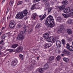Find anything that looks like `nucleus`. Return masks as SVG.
Masks as SVG:
<instances>
[{"mask_svg": "<svg viewBox=\"0 0 73 73\" xmlns=\"http://www.w3.org/2000/svg\"><path fill=\"white\" fill-rule=\"evenodd\" d=\"M45 24L47 27L52 28L55 26L54 24V19L52 16L49 15L45 21Z\"/></svg>", "mask_w": 73, "mask_h": 73, "instance_id": "f257e3e1", "label": "nucleus"}, {"mask_svg": "<svg viewBox=\"0 0 73 73\" xmlns=\"http://www.w3.org/2000/svg\"><path fill=\"white\" fill-rule=\"evenodd\" d=\"M28 13V11L27 9L24 10L23 12H19L16 15L15 18L17 19H23L24 16L27 15Z\"/></svg>", "mask_w": 73, "mask_h": 73, "instance_id": "f03ea898", "label": "nucleus"}, {"mask_svg": "<svg viewBox=\"0 0 73 73\" xmlns=\"http://www.w3.org/2000/svg\"><path fill=\"white\" fill-rule=\"evenodd\" d=\"M23 28L25 29V31H21L18 34V37H17V39L19 40H23V39L24 38V33H25L27 32V28L25 27H23Z\"/></svg>", "mask_w": 73, "mask_h": 73, "instance_id": "7ed1b4c3", "label": "nucleus"}, {"mask_svg": "<svg viewBox=\"0 0 73 73\" xmlns=\"http://www.w3.org/2000/svg\"><path fill=\"white\" fill-rule=\"evenodd\" d=\"M68 1L66 0L63 1H62V4L63 5H62V6L58 7L57 9L58 11V12H59V11H61L64 10L65 8L64 5H66L68 4Z\"/></svg>", "mask_w": 73, "mask_h": 73, "instance_id": "20e7f679", "label": "nucleus"}, {"mask_svg": "<svg viewBox=\"0 0 73 73\" xmlns=\"http://www.w3.org/2000/svg\"><path fill=\"white\" fill-rule=\"evenodd\" d=\"M15 25H16L15 22L13 21H11L10 22L9 27L11 28H15Z\"/></svg>", "mask_w": 73, "mask_h": 73, "instance_id": "39448f33", "label": "nucleus"}, {"mask_svg": "<svg viewBox=\"0 0 73 73\" xmlns=\"http://www.w3.org/2000/svg\"><path fill=\"white\" fill-rule=\"evenodd\" d=\"M56 41V39L54 38H53V36H50L48 37L47 39V41L48 42H55Z\"/></svg>", "mask_w": 73, "mask_h": 73, "instance_id": "423d86ee", "label": "nucleus"}, {"mask_svg": "<svg viewBox=\"0 0 73 73\" xmlns=\"http://www.w3.org/2000/svg\"><path fill=\"white\" fill-rule=\"evenodd\" d=\"M23 47L21 46H19L18 47L16 50H15L16 51V53H19L23 50Z\"/></svg>", "mask_w": 73, "mask_h": 73, "instance_id": "0eeeda50", "label": "nucleus"}, {"mask_svg": "<svg viewBox=\"0 0 73 73\" xmlns=\"http://www.w3.org/2000/svg\"><path fill=\"white\" fill-rule=\"evenodd\" d=\"M18 63V60L17 59H14L12 62V64L13 66H15L17 65Z\"/></svg>", "mask_w": 73, "mask_h": 73, "instance_id": "6e6552de", "label": "nucleus"}, {"mask_svg": "<svg viewBox=\"0 0 73 73\" xmlns=\"http://www.w3.org/2000/svg\"><path fill=\"white\" fill-rule=\"evenodd\" d=\"M56 45L58 48L61 47V42L59 40H57L56 42Z\"/></svg>", "mask_w": 73, "mask_h": 73, "instance_id": "1a4fd4ad", "label": "nucleus"}, {"mask_svg": "<svg viewBox=\"0 0 73 73\" xmlns=\"http://www.w3.org/2000/svg\"><path fill=\"white\" fill-rule=\"evenodd\" d=\"M52 46V44L50 43H46L44 46V48L46 49V48H49V47H50Z\"/></svg>", "mask_w": 73, "mask_h": 73, "instance_id": "9d476101", "label": "nucleus"}, {"mask_svg": "<svg viewBox=\"0 0 73 73\" xmlns=\"http://www.w3.org/2000/svg\"><path fill=\"white\" fill-rule=\"evenodd\" d=\"M70 8L69 7L66 8L64 11V12L66 13L70 12Z\"/></svg>", "mask_w": 73, "mask_h": 73, "instance_id": "9b49d317", "label": "nucleus"}, {"mask_svg": "<svg viewBox=\"0 0 73 73\" xmlns=\"http://www.w3.org/2000/svg\"><path fill=\"white\" fill-rule=\"evenodd\" d=\"M63 53H64V54H66V55H70V53L69 51H68L66 49H64L63 52Z\"/></svg>", "mask_w": 73, "mask_h": 73, "instance_id": "f8f14e48", "label": "nucleus"}, {"mask_svg": "<svg viewBox=\"0 0 73 73\" xmlns=\"http://www.w3.org/2000/svg\"><path fill=\"white\" fill-rule=\"evenodd\" d=\"M49 68V64L48 63L44 64L43 66V69L45 70Z\"/></svg>", "mask_w": 73, "mask_h": 73, "instance_id": "ddd939ff", "label": "nucleus"}, {"mask_svg": "<svg viewBox=\"0 0 73 73\" xmlns=\"http://www.w3.org/2000/svg\"><path fill=\"white\" fill-rule=\"evenodd\" d=\"M43 37L45 39H47H47L49 38V34L47 33L44 34L43 35Z\"/></svg>", "mask_w": 73, "mask_h": 73, "instance_id": "4468645a", "label": "nucleus"}, {"mask_svg": "<svg viewBox=\"0 0 73 73\" xmlns=\"http://www.w3.org/2000/svg\"><path fill=\"white\" fill-rule=\"evenodd\" d=\"M37 7L36 4H34L32 6L31 8V10H32V11H33V10L34 9H36L37 7Z\"/></svg>", "mask_w": 73, "mask_h": 73, "instance_id": "2eb2a0df", "label": "nucleus"}, {"mask_svg": "<svg viewBox=\"0 0 73 73\" xmlns=\"http://www.w3.org/2000/svg\"><path fill=\"white\" fill-rule=\"evenodd\" d=\"M41 24L40 23H37V25L35 27V29H38L40 27H41Z\"/></svg>", "mask_w": 73, "mask_h": 73, "instance_id": "dca6fc26", "label": "nucleus"}, {"mask_svg": "<svg viewBox=\"0 0 73 73\" xmlns=\"http://www.w3.org/2000/svg\"><path fill=\"white\" fill-rule=\"evenodd\" d=\"M36 17H37V14H36V13H33L32 15V18L33 20H36Z\"/></svg>", "mask_w": 73, "mask_h": 73, "instance_id": "f3484780", "label": "nucleus"}, {"mask_svg": "<svg viewBox=\"0 0 73 73\" xmlns=\"http://www.w3.org/2000/svg\"><path fill=\"white\" fill-rule=\"evenodd\" d=\"M46 12H45L44 13V14L42 16V18L40 19V20L42 21V20H44V19L45 18V17H46Z\"/></svg>", "mask_w": 73, "mask_h": 73, "instance_id": "a211bd4d", "label": "nucleus"}, {"mask_svg": "<svg viewBox=\"0 0 73 73\" xmlns=\"http://www.w3.org/2000/svg\"><path fill=\"white\" fill-rule=\"evenodd\" d=\"M18 46H19V45H18V44H15L11 46V48H16V47H17Z\"/></svg>", "mask_w": 73, "mask_h": 73, "instance_id": "6ab92c4d", "label": "nucleus"}, {"mask_svg": "<svg viewBox=\"0 0 73 73\" xmlns=\"http://www.w3.org/2000/svg\"><path fill=\"white\" fill-rule=\"evenodd\" d=\"M67 33L68 35H70L72 33V30L70 29H68L67 30Z\"/></svg>", "mask_w": 73, "mask_h": 73, "instance_id": "aec40b11", "label": "nucleus"}, {"mask_svg": "<svg viewBox=\"0 0 73 73\" xmlns=\"http://www.w3.org/2000/svg\"><path fill=\"white\" fill-rule=\"evenodd\" d=\"M54 56H52L49 57V59H48V61H52V60H53V59H54Z\"/></svg>", "mask_w": 73, "mask_h": 73, "instance_id": "412c9836", "label": "nucleus"}, {"mask_svg": "<svg viewBox=\"0 0 73 73\" xmlns=\"http://www.w3.org/2000/svg\"><path fill=\"white\" fill-rule=\"evenodd\" d=\"M38 71L40 73H43L44 72V69L39 68L38 69Z\"/></svg>", "mask_w": 73, "mask_h": 73, "instance_id": "4be33fe9", "label": "nucleus"}, {"mask_svg": "<svg viewBox=\"0 0 73 73\" xmlns=\"http://www.w3.org/2000/svg\"><path fill=\"white\" fill-rule=\"evenodd\" d=\"M6 36H5V35L4 34L3 35H2L1 37V38L2 40H5V37Z\"/></svg>", "mask_w": 73, "mask_h": 73, "instance_id": "5701e85b", "label": "nucleus"}, {"mask_svg": "<svg viewBox=\"0 0 73 73\" xmlns=\"http://www.w3.org/2000/svg\"><path fill=\"white\" fill-rule=\"evenodd\" d=\"M63 60L66 62H68L69 61V59L66 58H63Z\"/></svg>", "mask_w": 73, "mask_h": 73, "instance_id": "b1692460", "label": "nucleus"}, {"mask_svg": "<svg viewBox=\"0 0 73 73\" xmlns=\"http://www.w3.org/2000/svg\"><path fill=\"white\" fill-rule=\"evenodd\" d=\"M57 20L59 22H61V20L62 19H61V17H58L57 18Z\"/></svg>", "mask_w": 73, "mask_h": 73, "instance_id": "393cba45", "label": "nucleus"}, {"mask_svg": "<svg viewBox=\"0 0 73 73\" xmlns=\"http://www.w3.org/2000/svg\"><path fill=\"white\" fill-rule=\"evenodd\" d=\"M66 48L68 49V50H69V48H70V47L71 46H70V45H69V44L67 43L66 44Z\"/></svg>", "mask_w": 73, "mask_h": 73, "instance_id": "a878e982", "label": "nucleus"}, {"mask_svg": "<svg viewBox=\"0 0 73 73\" xmlns=\"http://www.w3.org/2000/svg\"><path fill=\"white\" fill-rule=\"evenodd\" d=\"M53 8V7H50L49 8H48V13H49L50 12V11H52V9Z\"/></svg>", "mask_w": 73, "mask_h": 73, "instance_id": "bb28decb", "label": "nucleus"}, {"mask_svg": "<svg viewBox=\"0 0 73 73\" xmlns=\"http://www.w3.org/2000/svg\"><path fill=\"white\" fill-rule=\"evenodd\" d=\"M55 52L56 53H60V51L58 49L56 48L55 49Z\"/></svg>", "mask_w": 73, "mask_h": 73, "instance_id": "cd10ccee", "label": "nucleus"}, {"mask_svg": "<svg viewBox=\"0 0 73 73\" xmlns=\"http://www.w3.org/2000/svg\"><path fill=\"white\" fill-rule=\"evenodd\" d=\"M62 44L64 46L65 45V40L64 39H62Z\"/></svg>", "mask_w": 73, "mask_h": 73, "instance_id": "c85d7f7f", "label": "nucleus"}, {"mask_svg": "<svg viewBox=\"0 0 73 73\" xmlns=\"http://www.w3.org/2000/svg\"><path fill=\"white\" fill-rule=\"evenodd\" d=\"M45 7H50V5L49 4V3H47L45 4Z\"/></svg>", "mask_w": 73, "mask_h": 73, "instance_id": "c756f323", "label": "nucleus"}, {"mask_svg": "<svg viewBox=\"0 0 73 73\" xmlns=\"http://www.w3.org/2000/svg\"><path fill=\"white\" fill-rule=\"evenodd\" d=\"M70 51H71V52H73V47L72 46H71L70 47V48L68 49Z\"/></svg>", "mask_w": 73, "mask_h": 73, "instance_id": "7c9ffc66", "label": "nucleus"}, {"mask_svg": "<svg viewBox=\"0 0 73 73\" xmlns=\"http://www.w3.org/2000/svg\"><path fill=\"white\" fill-rule=\"evenodd\" d=\"M19 56L21 60H23V55L21 54H20L19 55Z\"/></svg>", "mask_w": 73, "mask_h": 73, "instance_id": "2f4dec72", "label": "nucleus"}, {"mask_svg": "<svg viewBox=\"0 0 73 73\" xmlns=\"http://www.w3.org/2000/svg\"><path fill=\"white\" fill-rule=\"evenodd\" d=\"M62 31V30L59 29L57 30V32L58 33H60Z\"/></svg>", "mask_w": 73, "mask_h": 73, "instance_id": "473e14b6", "label": "nucleus"}, {"mask_svg": "<svg viewBox=\"0 0 73 73\" xmlns=\"http://www.w3.org/2000/svg\"><path fill=\"white\" fill-rule=\"evenodd\" d=\"M22 27V25L20 24H18L17 26V28H21Z\"/></svg>", "mask_w": 73, "mask_h": 73, "instance_id": "72a5a7b5", "label": "nucleus"}, {"mask_svg": "<svg viewBox=\"0 0 73 73\" xmlns=\"http://www.w3.org/2000/svg\"><path fill=\"white\" fill-rule=\"evenodd\" d=\"M72 20L71 19H70V20H68V24H72Z\"/></svg>", "mask_w": 73, "mask_h": 73, "instance_id": "f704fd0d", "label": "nucleus"}, {"mask_svg": "<svg viewBox=\"0 0 73 73\" xmlns=\"http://www.w3.org/2000/svg\"><path fill=\"white\" fill-rule=\"evenodd\" d=\"M59 29L61 30H62V29H64V26L62 25H61L60 26V27H59Z\"/></svg>", "mask_w": 73, "mask_h": 73, "instance_id": "c9c22d12", "label": "nucleus"}, {"mask_svg": "<svg viewBox=\"0 0 73 73\" xmlns=\"http://www.w3.org/2000/svg\"><path fill=\"white\" fill-rule=\"evenodd\" d=\"M70 13H71L72 16H73V9H71L70 10Z\"/></svg>", "mask_w": 73, "mask_h": 73, "instance_id": "e433bc0d", "label": "nucleus"}, {"mask_svg": "<svg viewBox=\"0 0 73 73\" xmlns=\"http://www.w3.org/2000/svg\"><path fill=\"white\" fill-rule=\"evenodd\" d=\"M60 58H61V57H60V56H58L56 57V59H57L58 60H60Z\"/></svg>", "mask_w": 73, "mask_h": 73, "instance_id": "4c0bfd02", "label": "nucleus"}, {"mask_svg": "<svg viewBox=\"0 0 73 73\" xmlns=\"http://www.w3.org/2000/svg\"><path fill=\"white\" fill-rule=\"evenodd\" d=\"M23 3V1H19L18 3V5H20V4H21Z\"/></svg>", "mask_w": 73, "mask_h": 73, "instance_id": "58836bf2", "label": "nucleus"}, {"mask_svg": "<svg viewBox=\"0 0 73 73\" xmlns=\"http://www.w3.org/2000/svg\"><path fill=\"white\" fill-rule=\"evenodd\" d=\"M9 7H8L7 9V12H6L7 14V13H8V12H9Z\"/></svg>", "mask_w": 73, "mask_h": 73, "instance_id": "ea45409f", "label": "nucleus"}, {"mask_svg": "<svg viewBox=\"0 0 73 73\" xmlns=\"http://www.w3.org/2000/svg\"><path fill=\"white\" fill-rule=\"evenodd\" d=\"M62 15L63 16H64V17L65 18H67V17H68L66 16V14H63Z\"/></svg>", "mask_w": 73, "mask_h": 73, "instance_id": "a19ab883", "label": "nucleus"}, {"mask_svg": "<svg viewBox=\"0 0 73 73\" xmlns=\"http://www.w3.org/2000/svg\"><path fill=\"white\" fill-rule=\"evenodd\" d=\"M32 32V30L31 29H30L29 30V31H28L29 33H31V32Z\"/></svg>", "mask_w": 73, "mask_h": 73, "instance_id": "79ce46f5", "label": "nucleus"}, {"mask_svg": "<svg viewBox=\"0 0 73 73\" xmlns=\"http://www.w3.org/2000/svg\"><path fill=\"white\" fill-rule=\"evenodd\" d=\"M15 50V49H10V52H13Z\"/></svg>", "mask_w": 73, "mask_h": 73, "instance_id": "37998d69", "label": "nucleus"}, {"mask_svg": "<svg viewBox=\"0 0 73 73\" xmlns=\"http://www.w3.org/2000/svg\"><path fill=\"white\" fill-rule=\"evenodd\" d=\"M40 1V0H34V3H36V2H38V1Z\"/></svg>", "mask_w": 73, "mask_h": 73, "instance_id": "c03bdc74", "label": "nucleus"}, {"mask_svg": "<svg viewBox=\"0 0 73 73\" xmlns=\"http://www.w3.org/2000/svg\"><path fill=\"white\" fill-rule=\"evenodd\" d=\"M3 41H4V40H2L0 42V44H1L3 42Z\"/></svg>", "mask_w": 73, "mask_h": 73, "instance_id": "a18cd8bd", "label": "nucleus"}, {"mask_svg": "<svg viewBox=\"0 0 73 73\" xmlns=\"http://www.w3.org/2000/svg\"><path fill=\"white\" fill-rule=\"evenodd\" d=\"M5 0H3L2 2V5H3V3H4V2H5Z\"/></svg>", "mask_w": 73, "mask_h": 73, "instance_id": "49530a36", "label": "nucleus"}, {"mask_svg": "<svg viewBox=\"0 0 73 73\" xmlns=\"http://www.w3.org/2000/svg\"><path fill=\"white\" fill-rule=\"evenodd\" d=\"M12 4V2L10 1L9 2V5H11Z\"/></svg>", "mask_w": 73, "mask_h": 73, "instance_id": "de8ad7c7", "label": "nucleus"}, {"mask_svg": "<svg viewBox=\"0 0 73 73\" xmlns=\"http://www.w3.org/2000/svg\"><path fill=\"white\" fill-rule=\"evenodd\" d=\"M43 1H44V3H47V0H43Z\"/></svg>", "mask_w": 73, "mask_h": 73, "instance_id": "09e8293b", "label": "nucleus"}, {"mask_svg": "<svg viewBox=\"0 0 73 73\" xmlns=\"http://www.w3.org/2000/svg\"><path fill=\"white\" fill-rule=\"evenodd\" d=\"M25 1V2H27V3H28L29 2V0H24Z\"/></svg>", "mask_w": 73, "mask_h": 73, "instance_id": "8fccbe9b", "label": "nucleus"}, {"mask_svg": "<svg viewBox=\"0 0 73 73\" xmlns=\"http://www.w3.org/2000/svg\"><path fill=\"white\" fill-rule=\"evenodd\" d=\"M51 4H52V5H53V4H54V2L52 1V2H51Z\"/></svg>", "mask_w": 73, "mask_h": 73, "instance_id": "3c124183", "label": "nucleus"}, {"mask_svg": "<svg viewBox=\"0 0 73 73\" xmlns=\"http://www.w3.org/2000/svg\"><path fill=\"white\" fill-rule=\"evenodd\" d=\"M3 48V46L1 45L0 46V49H1V48Z\"/></svg>", "mask_w": 73, "mask_h": 73, "instance_id": "603ef678", "label": "nucleus"}, {"mask_svg": "<svg viewBox=\"0 0 73 73\" xmlns=\"http://www.w3.org/2000/svg\"><path fill=\"white\" fill-rule=\"evenodd\" d=\"M42 17V15H40L39 16V17H40V18H41V17Z\"/></svg>", "mask_w": 73, "mask_h": 73, "instance_id": "864d4df0", "label": "nucleus"}, {"mask_svg": "<svg viewBox=\"0 0 73 73\" xmlns=\"http://www.w3.org/2000/svg\"><path fill=\"white\" fill-rule=\"evenodd\" d=\"M62 56H64V54H61Z\"/></svg>", "mask_w": 73, "mask_h": 73, "instance_id": "5fc2aeb1", "label": "nucleus"}, {"mask_svg": "<svg viewBox=\"0 0 73 73\" xmlns=\"http://www.w3.org/2000/svg\"><path fill=\"white\" fill-rule=\"evenodd\" d=\"M1 54H2V53H1V51L0 50V56L1 55Z\"/></svg>", "mask_w": 73, "mask_h": 73, "instance_id": "6e6d98bb", "label": "nucleus"}, {"mask_svg": "<svg viewBox=\"0 0 73 73\" xmlns=\"http://www.w3.org/2000/svg\"><path fill=\"white\" fill-rule=\"evenodd\" d=\"M2 23H4V20H2Z\"/></svg>", "mask_w": 73, "mask_h": 73, "instance_id": "4d7b16f0", "label": "nucleus"}, {"mask_svg": "<svg viewBox=\"0 0 73 73\" xmlns=\"http://www.w3.org/2000/svg\"><path fill=\"white\" fill-rule=\"evenodd\" d=\"M5 29V27H2V29Z\"/></svg>", "mask_w": 73, "mask_h": 73, "instance_id": "13d9d810", "label": "nucleus"}, {"mask_svg": "<svg viewBox=\"0 0 73 73\" xmlns=\"http://www.w3.org/2000/svg\"><path fill=\"white\" fill-rule=\"evenodd\" d=\"M48 33V35H49V33H50V32H49V31H48V33Z\"/></svg>", "mask_w": 73, "mask_h": 73, "instance_id": "bf43d9fd", "label": "nucleus"}, {"mask_svg": "<svg viewBox=\"0 0 73 73\" xmlns=\"http://www.w3.org/2000/svg\"><path fill=\"white\" fill-rule=\"evenodd\" d=\"M36 58H37V59H38L39 58V57L37 56V57Z\"/></svg>", "mask_w": 73, "mask_h": 73, "instance_id": "052dcab7", "label": "nucleus"}, {"mask_svg": "<svg viewBox=\"0 0 73 73\" xmlns=\"http://www.w3.org/2000/svg\"><path fill=\"white\" fill-rule=\"evenodd\" d=\"M27 18H28V17H26V19H27Z\"/></svg>", "mask_w": 73, "mask_h": 73, "instance_id": "680f3d73", "label": "nucleus"}, {"mask_svg": "<svg viewBox=\"0 0 73 73\" xmlns=\"http://www.w3.org/2000/svg\"><path fill=\"white\" fill-rule=\"evenodd\" d=\"M13 3H12V6L13 5Z\"/></svg>", "mask_w": 73, "mask_h": 73, "instance_id": "e2e57ef3", "label": "nucleus"}, {"mask_svg": "<svg viewBox=\"0 0 73 73\" xmlns=\"http://www.w3.org/2000/svg\"><path fill=\"white\" fill-rule=\"evenodd\" d=\"M13 3H12V6L13 5Z\"/></svg>", "mask_w": 73, "mask_h": 73, "instance_id": "0e129e2a", "label": "nucleus"}, {"mask_svg": "<svg viewBox=\"0 0 73 73\" xmlns=\"http://www.w3.org/2000/svg\"><path fill=\"white\" fill-rule=\"evenodd\" d=\"M35 65H36V64H35Z\"/></svg>", "mask_w": 73, "mask_h": 73, "instance_id": "69168bd1", "label": "nucleus"}, {"mask_svg": "<svg viewBox=\"0 0 73 73\" xmlns=\"http://www.w3.org/2000/svg\"><path fill=\"white\" fill-rule=\"evenodd\" d=\"M56 0V1L57 0Z\"/></svg>", "mask_w": 73, "mask_h": 73, "instance_id": "338daca9", "label": "nucleus"}, {"mask_svg": "<svg viewBox=\"0 0 73 73\" xmlns=\"http://www.w3.org/2000/svg\"><path fill=\"white\" fill-rule=\"evenodd\" d=\"M7 64H8V63H7Z\"/></svg>", "mask_w": 73, "mask_h": 73, "instance_id": "774afa93", "label": "nucleus"}]
</instances>
